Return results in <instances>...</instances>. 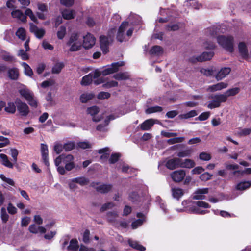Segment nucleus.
<instances>
[{"label": "nucleus", "mask_w": 251, "mask_h": 251, "mask_svg": "<svg viewBox=\"0 0 251 251\" xmlns=\"http://www.w3.org/2000/svg\"><path fill=\"white\" fill-rule=\"evenodd\" d=\"M96 43L95 37L91 34L88 33L83 36V42L82 46L85 49L92 48Z\"/></svg>", "instance_id": "9d476101"}, {"label": "nucleus", "mask_w": 251, "mask_h": 251, "mask_svg": "<svg viewBox=\"0 0 251 251\" xmlns=\"http://www.w3.org/2000/svg\"><path fill=\"white\" fill-rule=\"evenodd\" d=\"M9 77L13 80H16L18 78L19 76L18 70L16 68H12L9 70L8 72Z\"/></svg>", "instance_id": "ea45409f"}, {"label": "nucleus", "mask_w": 251, "mask_h": 251, "mask_svg": "<svg viewBox=\"0 0 251 251\" xmlns=\"http://www.w3.org/2000/svg\"><path fill=\"white\" fill-rule=\"evenodd\" d=\"M16 104L17 107V109L21 115L25 116L29 113V108L27 105L22 102L20 100H17Z\"/></svg>", "instance_id": "f8f14e48"}, {"label": "nucleus", "mask_w": 251, "mask_h": 251, "mask_svg": "<svg viewBox=\"0 0 251 251\" xmlns=\"http://www.w3.org/2000/svg\"><path fill=\"white\" fill-rule=\"evenodd\" d=\"M19 92L26 100L30 106L33 108H36L38 106V101L33 93L26 86H22L19 89Z\"/></svg>", "instance_id": "7ed1b4c3"}, {"label": "nucleus", "mask_w": 251, "mask_h": 251, "mask_svg": "<svg viewBox=\"0 0 251 251\" xmlns=\"http://www.w3.org/2000/svg\"><path fill=\"white\" fill-rule=\"evenodd\" d=\"M214 53L212 51L204 52L197 57L196 60L200 62L205 61L211 59Z\"/></svg>", "instance_id": "393cba45"}, {"label": "nucleus", "mask_w": 251, "mask_h": 251, "mask_svg": "<svg viewBox=\"0 0 251 251\" xmlns=\"http://www.w3.org/2000/svg\"><path fill=\"white\" fill-rule=\"evenodd\" d=\"M78 248V243L76 239H72L70 241V245L68 247V248L70 250L75 251Z\"/></svg>", "instance_id": "49530a36"}, {"label": "nucleus", "mask_w": 251, "mask_h": 251, "mask_svg": "<svg viewBox=\"0 0 251 251\" xmlns=\"http://www.w3.org/2000/svg\"><path fill=\"white\" fill-rule=\"evenodd\" d=\"M1 218L2 221L4 223H6L9 218V216L6 213V209L4 207L1 209Z\"/></svg>", "instance_id": "bf43d9fd"}, {"label": "nucleus", "mask_w": 251, "mask_h": 251, "mask_svg": "<svg viewBox=\"0 0 251 251\" xmlns=\"http://www.w3.org/2000/svg\"><path fill=\"white\" fill-rule=\"evenodd\" d=\"M251 186V181H241L237 184L235 188L238 191L245 190Z\"/></svg>", "instance_id": "cd10ccee"}, {"label": "nucleus", "mask_w": 251, "mask_h": 251, "mask_svg": "<svg viewBox=\"0 0 251 251\" xmlns=\"http://www.w3.org/2000/svg\"><path fill=\"white\" fill-rule=\"evenodd\" d=\"M224 32L222 29L220 30L218 27L212 26L207 29L206 35L211 39L215 38L218 32Z\"/></svg>", "instance_id": "aec40b11"}, {"label": "nucleus", "mask_w": 251, "mask_h": 251, "mask_svg": "<svg viewBox=\"0 0 251 251\" xmlns=\"http://www.w3.org/2000/svg\"><path fill=\"white\" fill-rule=\"evenodd\" d=\"M21 65L24 69L25 74L26 75L31 76L33 75V73L30 67L25 62H22Z\"/></svg>", "instance_id": "79ce46f5"}, {"label": "nucleus", "mask_w": 251, "mask_h": 251, "mask_svg": "<svg viewBox=\"0 0 251 251\" xmlns=\"http://www.w3.org/2000/svg\"><path fill=\"white\" fill-rule=\"evenodd\" d=\"M115 31V29H112L109 32L107 36L102 35L100 37V48L105 54L108 51V46L113 40Z\"/></svg>", "instance_id": "20e7f679"}, {"label": "nucleus", "mask_w": 251, "mask_h": 251, "mask_svg": "<svg viewBox=\"0 0 251 251\" xmlns=\"http://www.w3.org/2000/svg\"><path fill=\"white\" fill-rule=\"evenodd\" d=\"M41 153L42 157L44 160L45 164L47 166L49 165V162L48 160V146L46 144H41Z\"/></svg>", "instance_id": "412c9836"}, {"label": "nucleus", "mask_w": 251, "mask_h": 251, "mask_svg": "<svg viewBox=\"0 0 251 251\" xmlns=\"http://www.w3.org/2000/svg\"><path fill=\"white\" fill-rule=\"evenodd\" d=\"M227 86L228 83L221 82L208 86L206 90L208 92H214L215 91H220L222 89H225L227 88Z\"/></svg>", "instance_id": "4468645a"}, {"label": "nucleus", "mask_w": 251, "mask_h": 251, "mask_svg": "<svg viewBox=\"0 0 251 251\" xmlns=\"http://www.w3.org/2000/svg\"><path fill=\"white\" fill-rule=\"evenodd\" d=\"M74 148L73 142H69L64 145L63 148L66 151H69L73 150Z\"/></svg>", "instance_id": "774afa93"}, {"label": "nucleus", "mask_w": 251, "mask_h": 251, "mask_svg": "<svg viewBox=\"0 0 251 251\" xmlns=\"http://www.w3.org/2000/svg\"><path fill=\"white\" fill-rule=\"evenodd\" d=\"M163 49L159 46H154L151 49L150 53L151 55L160 56L163 54Z\"/></svg>", "instance_id": "c756f323"}, {"label": "nucleus", "mask_w": 251, "mask_h": 251, "mask_svg": "<svg viewBox=\"0 0 251 251\" xmlns=\"http://www.w3.org/2000/svg\"><path fill=\"white\" fill-rule=\"evenodd\" d=\"M113 77L118 80H126L129 78L130 75L128 72H120L114 75Z\"/></svg>", "instance_id": "473e14b6"}, {"label": "nucleus", "mask_w": 251, "mask_h": 251, "mask_svg": "<svg viewBox=\"0 0 251 251\" xmlns=\"http://www.w3.org/2000/svg\"><path fill=\"white\" fill-rule=\"evenodd\" d=\"M180 158H173L169 159L166 163V167L170 170H174L179 168Z\"/></svg>", "instance_id": "dca6fc26"}, {"label": "nucleus", "mask_w": 251, "mask_h": 251, "mask_svg": "<svg viewBox=\"0 0 251 251\" xmlns=\"http://www.w3.org/2000/svg\"><path fill=\"white\" fill-rule=\"evenodd\" d=\"M30 31L33 33L38 38H42L45 33L43 28H39L36 25L32 23L30 24Z\"/></svg>", "instance_id": "2eb2a0df"}, {"label": "nucleus", "mask_w": 251, "mask_h": 251, "mask_svg": "<svg viewBox=\"0 0 251 251\" xmlns=\"http://www.w3.org/2000/svg\"><path fill=\"white\" fill-rule=\"evenodd\" d=\"M117 86H118V82L115 81H114V80H112V81L107 82V83H105L103 85V86L106 88H110L116 87Z\"/></svg>", "instance_id": "338daca9"}, {"label": "nucleus", "mask_w": 251, "mask_h": 251, "mask_svg": "<svg viewBox=\"0 0 251 251\" xmlns=\"http://www.w3.org/2000/svg\"><path fill=\"white\" fill-rule=\"evenodd\" d=\"M66 27L61 26L57 33V37L59 39H62L66 34Z\"/></svg>", "instance_id": "603ef678"}, {"label": "nucleus", "mask_w": 251, "mask_h": 251, "mask_svg": "<svg viewBox=\"0 0 251 251\" xmlns=\"http://www.w3.org/2000/svg\"><path fill=\"white\" fill-rule=\"evenodd\" d=\"M195 165V161L192 159L180 158L179 168L191 169L194 167Z\"/></svg>", "instance_id": "f3484780"}, {"label": "nucleus", "mask_w": 251, "mask_h": 251, "mask_svg": "<svg viewBox=\"0 0 251 251\" xmlns=\"http://www.w3.org/2000/svg\"><path fill=\"white\" fill-rule=\"evenodd\" d=\"M5 110L9 113H14L16 111V106L14 103L9 102L7 106H5Z\"/></svg>", "instance_id": "a18cd8bd"}, {"label": "nucleus", "mask_w": 251, "mask_h": 251, "mask_svg": "<svg viewBox=\"0 0 251 251\" xmlns=\"http://www.w3.org/2000/svg\"><path fill=\"white\" fill-rule=\"evenodd\" d=\"M184 139L185 138L184 137H175L168 139L167 140V143L170 145L174 144L175 143H178L183 141Z\"/></svg>", "instance_id": "de8ad7c7"}, {"label": "nucleus", "mask_w": 251, "mask_h": 251, "mask_svg": "<svg viewBox=\"0 0 251 251\" xmlns=\"http://www.w3.org/2000/svg\"><path fill=\"white\" fill-rule=\"evenodd\" d=\"M99 111V108L95 106L88 108L87 110V113L93 117V120L95 122H98L100 120V118L96 117V115L98 114Z\"/></svg>", "instance_id": "bb28decb"}, {"label": "nucleus", "mask_w": 251, "mask_h": 251, "mask_svg": "<svg viewBox=\"0 0 251 251\" xmlns=\"http://www.w3.org/2000/svg\"><path fill=\"white\" fill-rule=\"evenodd\" d=\"M25 15L29 16L30 19L34 22L37 23V19L30 9H26L25 11Z\"/></svg>", "instance_id": "8fccbe9b"}, {"label": "nucleus", "mask_w": 251, "mask_h": 251, "mask_svg": "<svg viewBox=\"0 0 251 251\" xmlns=\"http://www.w3.org/2000/svg\"><path fill=\"white\" fill-rule=\"evenodd\" d=\"M186 204H188L186 209V211L188 212L201 215L205 214L209 212L208 210L201 209V208H210V205L204 201H198L196 202H188L187 201H183L182 202V205H184Z\"/></svg>", "instance_id": "f03ea898"}, {"label": "nucleus", "mask_w": 251, "mask_h": 251, "mask_svg": "<svg viewBox=\"0 0 251 251\" xmlns=\"http://www.w3.org/2000/svg\"><path fill=\"white\" fill-rule=\"evenodd\" d=\"M29 230L30 232L33 233H44L46 231V229L45 227L37 226L35 224L30 225L29 227Z\"/></svg>", "instance_id": "a878e982"}, {"label": "nucleus", "mask_w": 251, "mask_h": 251, "mask_svg": "<svg viewBox=\"0 0 251 251\" xmlns=\"http://www.w3.org/2000/svg\"><path fill=\"white\" fill-rule=\"evenodd\" d=\"M212 176V175L209 174V173L205 172L201 174L200 176V179L203 181H206L208 180H210Z\"/></svg>", "instance_id": "5fc2aeb1"}, {"label": "nucleus", "mask_w": 251, "mask_h": 251, "mask_svg": "<svg viewBox=\"0 0 251 251\" xmlns=\"http://www.w3.org/2000/svg\"><path fill=\"white\" fill-rule=\"evenodd\" d=\"M218 44L226 50L231 52L233 50V38L230 36H218L217 37Z\"/></svg>", "instance_id": "39448f33"}, {"label": "nucleus", "mask_w": 251, "mask_h": 251, "mask_svg": "<svg viewBox=\"0 0 251 251\" xmlns=\"http://www.w3.org/2000/svg\"><path fill=\"white\" fill-rule=\"evenodd\" d=\"M0 178L3 181L6 182L7 183H8V184H9L11 186H14L15 184V183H14V181L13 180V179L9 178H7L3 175H0Z\"/></svg>", "instance_id": "69168bd1"}, {"label": "nucleus", "mask_w": 251, "mask_h": 251, "mask_svg": "<svg viewBox=\"0 0 251 251\" xmlns=\"http://www.w3.org/2000/svg\"><path fill=\"white\" fill-rule=\"evenodd\" d=\"M211 98L213 100L209 102L207 107L211 109L220 107L222 102H225L227 100L224 94L215 95L211 96Z\"/></svg>", "instance_id": "6e6552de"}, {"label": "nucleus", "mask_w": 251, "mask_h": 251, "mask_svg": "<svg viewBox=\"0 0 251 251\" xmlns=\"http://www.w3.org/2000/svg\"><path fill=\"white\" fill-rule=\"evenodd\" d=\"M54 162L57 171L61 175H64L66 171H70L75 167L74 158L71 154L60 155L55 159Z\"/></svg>", "instance_id": "f257e3e1"}, {"label": "nucleus", "mask_w": 251, "mask_h": 251, "mask_svg": "<svg viewBox=\"0 0 251 251\" xmlns=\"http://www.w3.org/2000/svg\"><path fill=\"white\" fill-rule=\"evenodd\" d=\"M110 152V150L107 147L99 150V153L102 154L100 159L103 160H106L108 157Z\"/></svg>", "instance_id": "f704fd0d"}, {"label": "nucleus", "mask_w": 251, "mask_h": 251, "mask_svg": "<svg viewBox=\"0 0 251 251\" xmlns=\"http://www.w3.org/2000/svg\"><path fill=\"white\" fill-rule=\"evenodd\" d=\"M197 115V113L196 110H193L189 112L179 115L178 118L180 119H186L194 117Z\"/></svg>", "instance_id": "58836bf2"}, {"label": "nucleus", "mask_w": 251, "mask_h": 251, "mask_svg": "<svg viewBox=\"0 0 251 251\" xmlns=\"http://www.w3.org/2000/svg\"><path fill=\"white\" fill-rule=\"evenodd\" d=\"M128 243L130 246L137 250L140 251H144L145 250V248L139 244L137 241L129 240Z\"/></svg>", "instance_id": "c9c22d12"}, {"label": "nucleus", "mask_w": 251, "mask_h": 251, "mask_svg": "<svg viewBox=\"0 0 251 251\" xmlns=\"http://www.w3.org/2000/svg\"><path fill=\"white\" fill-rule=\"evenodd\" d=\"M230 71L231 69L229 67L223 68L215 76V78L218 81L221 80L228 75L230 73Z\"/></svg>", "instance_id": "6ab92c4d"}, {"label": "nucleus", "mask_w": 251, "mask_h": 251, "mask_svg": "<svg viewBox=\"0 0 251 251\" xmlns=\"http://www.w3.org/2000/svg\"><path fill=\"white\" fill-rule=\"evenodd\" d=\"M124 65L125 63L123 61L112 63L110 65H108L101 71L102 75H107L116 72L118 71L119 67L124 66Z\"/></svg>", "instance_id": "1a4fd4ad"}, {"label": "nucleus", "mask_w": 251, "mask_h": 251, "mask_svg": "<svg viewBox=\"0 0 251 251\" xmlns=\"http://www.w3.org/2000/svg\"><path fill=\"white\" fill-rule=\"evenodd\" d=\"M199 158L203 161H208L211 159V156L210 154L203 152L200 154Z\"/></svg>", "instance_id": "4d7b16f0"}, {"label": "nucleus", "mask_w": 251, "mask_h": 251, "mask_svg": "<svg viewBox=\"0 0 251 251\" xmlns=\"http://www.w3.org/2000/svg\"><path fill=\"white\" fill-rule=\"evenodd\" d=\"M10 155L13 158V161L14 163H16L17 161V156L18 155V151L16 149H11L10 150Z\"/></svg>", "instance_id": "052dcab7"}, {"label": "nucleus", "mask_w": 251, "mask_h": 251, "mask_svg": "<svg viewBox=\"0 0 251 251\" xmlns=\"http://www.w3.org/2000/svg\"><path fill=\"white\" fill-rule=\"evenodd\" d=\"M172 193L174 198L179 200L184 195V191L180 188H174L172 189Z\"/></svg>", "instance_id": "c85d7f7f"}, {"label": "nucleus", "mask_w": 251, "mask_h": 251, "mask_svg": "<svg viewBox=\"0 0 251 251\" xmlns=\"http://www.w3.org/2000/svg\"><path fill=\"white\" fill-rule=\"evenodd\" d=\"M208 193V188H199L193 193L192 198L194 200H203L205 198V195Z\"/></svg>", "instance_id": "ddd939ff"}, {"label": "nucleus", "mask_w": 251, "mask_h": 251, "mask_svg": "<svg viewBox=\"0 0 251 251\" xmlns=\"http://www.w3.org/2000/svg\"><path fill=\"white\" fill-rule=\"evenodd\" d=\"M93 75L91 74L84 76L81 81V84L83 86L89 85L92 81Z\"/></svg>", "instance_id": "a19ab883"}, {"label": "nucleus", "mask_w": 251, "mask_h": 251, "mask_svg": "<svg viewBox=\"0 0 251 251\" xmlns=\"http://www.w3.org/2000/svg\"><path fill=\"white\" fill-rule=\"evenodd\" d=\"M238 48L240 53L243 57L246 58L248 56L247 46L244 42H240L239 44Z\"/></svg>", "instance_id": "2f4dec72"}, {"label": "nucleus", "mask_w": 251, "mask_h": 251, "mask_svg": "<svg viewBox=\"0 0 251 251\" xmlns=\"http://www.w3.org/2000/svg\"><path fill=\"white\" fill-rule=\"evenodd\" d=\"M16 34L17 36H18L19 38L21 39V40H25V31L23 28H19L17 31Z\"/></svg>", "instance_id": "3c124183"}, {"label": "nucleus", "mask_w": 251, "mask_h": 251, "mask_svg": "<svg viewBox=\"0 0 251 251\" xmlns=\"http://www.w3.org/2000/svg\"><path fill=\"white\" fill-rule=\"evenodd\" d=\"M114 206V204L113 202H108L105 203L102 205L100 210V211H104L107 209H111Z\"/></svg>", "instance_id": "680f3d73"}, {"label": "nucleus", "mask_w": 251, "mask_h": 251, "mask_svg": "<svg viewBox=\"0 0 251 251\" xmlns=\"http://www.w3.org/2000/svg\"><path fill=\"white\" fill-rule=\"evenodd\" d=\"M63 149L64 148L62 144H59L58 143H55L53 149L57 154L60 153L62 151Z\"/></svg>", "instance_id": "e2e57ef3"}, {"label": "nucleus", "mask_w": 251, "mask_h": 251, "mask_svg": "<svg viewBox=\"0 0 251 251\" xmlns=\"http://www.w3.org/2000/svg\"><path fill=\"white\" fill-rule=\"evenodd\" d=\"M120 156V154L118 153L112 154L109 159V163L111 164L115 163L119 159Z\"/></svg>", "instance_id": "13d9d810"}, {"label": "nucleus", "mask_w": 251, "mask_h": 251, "mask_svg": "<svg viewBox=\"0 0 251 251\" xmlns=\"http://www.w3.org/2000/svg\"><path fill=\"white\" fill-rule=\"evenodd\" d=\"M11 16L13 18H17L23 22H25L26 21V16L24 15L21 10L18 9L12 11Z\"/></svg>", "instance_id": "b1692460"}, {"label": "nucleus", "mask_w": 251, "mask_h": 251, "mask_svg": "<svg viewBox=\"0 0 251 251\" xmlns=\"http://www.w3.org/2000/svg\"><path fill=\"white\" fill-rule=\"evenodd\" d=\"M155 124V121L152 119H148L145 121L140 125L142 130H149Z\"/></svg>", "instance_id": "5701e85b"}, {"label": "nucleus", "mask_w": 251, "mask_h": 251, "mask_svg": "<svg viewBox=\"0 0 251 251\" xmlns=\"http://www.w3.org/2000/svg\"><path fill=\"white\" fill-rule=\"evenodd\" d=\"M128 25V22H124L120 26L117 35V39L119 42H122L125 41L126 40V36L130 37L132 35L133 31L132 28H129L127 31L126 35L125 34V32Z\"/></svg>", "instance_id": "0eeeda50"}, {"label": "nucleus", "mask_w": 251, "mask_h": 251, "mask_svg": "<svg viewBox=\"0 0 251 251\" xmlns=\"http://www.w3.org/2000/svg\"><path fill=\"white\" fill-rule=\"evenodd\" d=\"M251 133V128H239L236 133L238 136H245Z\"/></svg>", "instance_id": "4c0bfd02"}, {"label": "nucleus", "mask_w": 251, "mask_h": 251, "mask_svg": "<svg viewBox=\"0 0 251 251\" xmlns=\"http://www.w3.org/2000/svg\"><path fill=\"white\" fill-rule=\"evenodd\" d=\"M170 176L174 181L180 182L186 176V172L184 170H178L171 173Z\"/></svg>", "instance_id": "9b49d317"}, {"label": "nucleus", "mask_w": 251, "mask_h": 251, "mask_svg": "<svg viewBox=\"0 0 251 251\" xmlns=\"http://www.w3.org/2000/svg\"><path fill=\"white\" fill-rule=\"evenodd\" d=\"M64 65L62 62H58L56 63L52 69V72L54 74L59 73Z\"/></svg>", "instance_id": "c03bdc74"}, {"label": "nucleus", "mask_w": 251, "mask_h": 251, "mask_svg": "<svg viewBox=\"0 0 251 251\" xmlns=\"http://www.w3.org/2000/svg\"><path fill=\"white\" fill-rule=\"evenodd\" d=\"M18 55L20 56L22 60H26L28 59V55L26 51H25L24 50H19Z\"/></svg>", "instance_id": "0e129e2a"}, {"label": "nucleus", "mask_w": 251, "mask_h": 251, "mask_svg": "<svg viewBox=\"0 0 251 251\" xmlns=\"http://www.w3.org/2000/svg\"><path fill=\"white\" fill-rule=\"evenodd\" d=\"M63 18L66 20H70L74 18L75 16V12L74 10L65 9L61 11Z\"/></svg>", "instance_id": "4be33fe9"}, {"label": "nucleus", "mask_w": 251, "mask_h": 251, "mask_svg": "<svg viewBox=\"0 0 251 251\" xmlns=\"http://www.w3.org/2000/svg\"><path fill=\"white\" fill-rule=\"evenodd\" d=\"M191 151L190 150H186L184 151H179L177 153V156L179 157H185L187 156H190L191 154Z\"/></svg>", "instance_id": "6e6d98bb"}, {"label": "nucleus", "mask_w": 251, "mask_h": 251, "mask_svg": "<svg viewBox=\"0 0 251 251\" xmlns=\"http://www.w3.org/2000/svg\"><path fill=\"white\" fill-rule=\"evenodd\" d=\"M93 186L98 192L101 193H105L111 190L112 186L109 184L94 183Z\"/></svg>", "instance_id": "a211bd4d"}, {"label": "nucleus", "mask_w": 251, "mask_h": 251, "mask_svg": "<svg viewBox=\"0 0 251 251\" xmlns=\"http://www.w3.org/2000/svg\"><path fill=\"white\" fill-rule=\"evenodd\" d=\"M240 91V88L238 87H235L227 90L225 93V95L226 96V98L227 99L228 97L233 96L238 94Z\"/></svg>", "instance_id": "e433bc0d"}, {"label": "nucleus", "mask_w": 251, "mask_h": 251, "mask_svg": "<svg viewBox=\"0 0 251 251\" xmlns=\"http://www.w3.org/2000/svg\"><path fill=\"white\" fill-rule=\"evenodd\" d=\"M162 110V108L160 106H153L147 108L146 112L147 114H151L152 113L160 112Z\"/></svg>", "instance_id": "09e8293b"}, {"label": "nucleus", "mask_w": 251, "mask_h": 251, "mask_svg": "<svg viewBox=\"0 0 251 251\" xmlns=\"http://www.w3.org/2000/svg\"><path fill=\"white\" fill-rule=\"evenodd\" d=\"M94 97V95L91 93H85L82 94L80 97V100L82 103H86L89 100H92Z\"/></svg>", "instance_id": "72a5a7b5"}, {"label": "nucleus", "mask_w": 251, "mask_h": 251, "mask_svg": "<svg viewBox=\"0 0 251 251\" xmlns=\"http://www.w3.org/2000/svg\"><path fill=\"white\" fill-rule=\"evenodd\" d=\"M73 179L77 183L82 186L87 184L88 182V180L83 177H76Z\"/></svg>", "instance_id": "864d4df0"}, {"label": "nucleus", "mask_w": 251, "mask_h": 251, "mask_svg": "<svg viewBox=\"0 0 251 251\" xmlns=\"http://www.w3.org/2000/svg\"><path fill=\"white\" fill-rule=\"evenodd\" d=\"M67 45L70 46V50L71 51H75L79 50L82 46L80 34L78 33H72Z\"/></svg>", "instance_id": "423d86ee"}, {"label": "nucleus", "mask_w": 251, "mask_h": 251, "mask_svg": "<svg viewBox=\"0 0 251 251\" xmlns=\"http://www.w3.org/2000/svg\"><path fill=\"white\" fill-rule=\"evenodd\" d=\"M118 216V215L116 212H109L107 214V219L109 222L115 223Z\"/></svg>", "instance_id": "37998d69"}, {"label": "nucleus", "mask_w": 251, "mask_h": 251, "mask_svg": "<svg viewBox=\"0 0 251 251\" xmlns=\"http://www.w3.org/2000/svg\"><path fill=\"white\" fill-rule=\"evenodd\" d=\"M0 157L2 159V164L4 166L9 168H13V164L10 161L6 155L4 154H0Z\"/></svg>", "instance_id": "7c9ffc66"}]
</instances>
